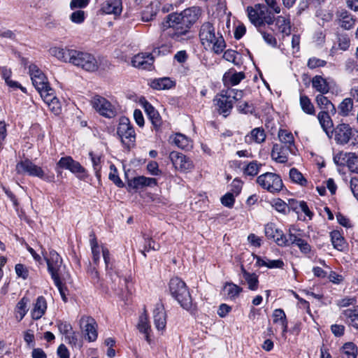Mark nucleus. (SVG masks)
<instances>
[{
	"label": "nucleus",
	"instance_id": "obj_1",
	"mask_svg": "<svg viewBox=\"0 0 358 358\" xmlns=\"http://www.w3.org/2000/svg\"><path fill=\"white\" fill-rule=\"evenodd\" d=\"M199 38L203 48L210 50L215 55L221 54L226 48L227 45L222 34L210 22L201 24Z\"/></svg>",
	"mask_w": 358,
	"mask_h": 358
},
{
	"label": "nucleus",
	"instance_id": "obj_2",
	"mask_svg": "<svg viewBox=\"0 0 358 358\" xmlns=\"http://www.w3.org/2000/svg\"><path fill=\"white\" fill-rule=\"evenodd\" d=\"M189 31L190 27L178 13L168 15L163 22L164 36L175 41L181 42L188 39Z\"/></svg>",
	"mask_w": 358,
	"mask_h": 358
},
{
	"label": "nucleus",
	"instance_id": "obj_3",
	"mask_svg": "<svg viewBox=\"0 0 358 358\" xmlns=\"http://www.w3.org/2000/svg\"><path fill=\"white\" fill-rule=\"evenodd\" d=\"M247 11L249 20L256 28L265 26L268 27L275 21L274 13L264 4L258 3L255 7L248 6Z\"/></svg>",
	"mask_w": 358,
	"mask_h": 358
},
{
	"label": "nucleus",
	"instance_id": "obj_4",
	"mask_svg": "<svg viewBox=\"0 0 358 358\" xmlns=\"http://www.w3.org/2000/svg\"><path fill=\"white\" fill-rule=\"evenodd\" d=\"M169 290L172 296L184 309L189 310L192 306V299L186 283L178 277L171 279Z\"/></svg>",
	"mask_w": 358,
	"mask_h": 358
},
{
	"label": "nucleus",
	"instance_id": "obj_5",
	"mask_svg": "<svg viewBox=\"0 0 358 358\" xmlns=\"http://www.w3.org/2000/svg\"><path fill=\"white\" fill-rule=\"evenodd\" d=\"M117 135L122 145L129 150L136 142V133L129 118L122 116L119 119L117 127Z\"/></svg>",
	"mask_w": 358,
	"mask_h": 358
},
{
	"label": "nucleus",
	"instance_id": "obj_6",
	"mask_svg": "<svg viewBox=\"0 0 358 358\" xmlns=\"http://www.w3.org/2000/svg\"><path fill=\"white\" fill-rule=\"evenodd\" d=\"M15 170L18 174H27L30 176L38 177L48 182H52L55 180L53 174H45L41 167L28 159L19 162L16 164Z\"/></svg>",
	"mask_w": 358,
	"mask_h": 358
},
{
	"label": "nucleus",
	"instance_id": "obj_7",
	"mask_svg": "<svg viewBox=\"0 0 358 358\" xmlns=\"http://www.w3.org/2000/svg\"><path fill=\"white\" fill-rule=\"evenodd\" d=\"M256 182L262 189L273 194L280 192L283 187L280 176L271 172H266L259 176Z\"/></svg>",
	"mask_w": 358,
	"mask_h": 358
},
{
	"label": "nucleus",
	"instance_id": "obj_8",
	"mask_svg": "<svg viewBox=\"0 0 358 358\" xmlns=\"http://www.w3.org/2000/svg\"><path fill=\"white\" fill-rule=\"evenodd\" d=\"M71 63L80 67L87 71H95L98 69V64L95 57L87 52L74 50L72 52Z\"/></svg>",
	"mask_w": 358,
	"mask_h": 358
},
{
	"label": "nucleus",
	"instance_id": "obj_9",
	"mask_svg": "<svg viewBox=\"0 0 358 358\" xmlns=\"http://www.w3.org/2000/svg\"><path fill=\"white\" fill-rule=\"evenodd\" d=\"M29 75L36 90L40 95H43V92H47L49 89H52L45 74L35 64H31L29 66Z\"/></svg>",
	"mask_w": 358,
	"mask_h": 358
},
{
	"label": "nucleus",
	"instance_id": "obj_10",
	"mask_svg": "<svg viewBox=\"0 0 358 358\" xmlns=\"http://www.w3.org/2000/svg\"><path fill=\"white\" fill-rule=\"evenodd\" d=\"M91 105L97 113L107 118H113L117 115L116 109L111 103L99 95L92 99Z\"/></svg>",
	"mask_w": 358,
	"mask_h": 358
},
{
	"label": "nucleus",
	"instance_id": "obj_11",
	"mask_svg": "<svg viewBox=\"0 0 358 358\" xmlns=\"http://www.w3.org/2000/svg\"><path fill=\"white\" fill-rule=\"evenodd\" d=\"M60 169L69 170L71 173L76 174L78 177H83L85 174V168L69 156L63 157L58 161L55 168L58 174L62 173Z\"/></svg>",
	"mask_w": 358,
	"mask_h": 358
},
{
	"label": "nucleus",
	"instance_id": "obj_12",
	"mask_svg": "<svg viewBox=\"0 0 358 358\" xmlns=\"http://www.w3.org/2000/svg\"><path fill=\"white\" fill-rule=\"evenodd\" d=\"M331 131L334 134V140L336 143L340 145L347 144L355 135V133H358V131L353 130L350 124L345 123L338 124Z\"/></svg>",
	"mask_w": 358,
	"mask_h": 358
},
{
	"label": "nucleus",
	"instance_id": "obj_13",
	"mask_svg": "<svg viewBox=\"0 0 358 358\" xmlns=\"http://www.w3.org/2000/svg\"><path fill=\"white\" fill-rule=\"evenodd\" d=\"M44 255L43 252H42ZM48 265V271L51 275L52 279L55 278L61 277V267L62 264V259L59 255L54 250L49 252L48 256H44Z\"/></svg>",
	"mask_w": 358,
	"mask_h": 358
},
{
	"label": "nucleus",
	"instance_id": "obj_14",
	"mask_svg": "<svg viewBox=\"0 0 358 358\" xmlns=\"http://www.w3.org/2000/svg\"><path fill=\"white\" fill-rule=\"evenodd\" d=\"M296 149H292L282 144L275 143L273 145L271 156L278 163L285 164L288 161L289 154L296 155Z\"/></svg>",
	"mask_w": 358,
	"mask_h": 358
},
{
	"label": "nucleus",
	"instance_id": "obj_15",
	"mask_svg": "<svg viewBox=\"0 0 358 358\" xmlns=\"http://www.w3.org/2000/svg\"><path fill=\"white\" fill-rule=\"evenodd\" d=\"M169 159L176 169L182 171L187 172L193 169V163L185 155L177 151H173L169 155Z\"/></svg>",
	"mask_w": 358,
	"mask_h": 358
},
{
	"label": "nucleus",
	"instance_id": "obj_16",
	"mask_svg": "<svg viewBox=\"0 0 358 358\" xmlns=\"http://www.w3.org/2000/svg\"><path fill=\"white\" fill-rule=\"evenodd\" d=\"M80 325L85 333V338L92 342L97 338L96 323L94 318L89 316H83L80 320Z\"/></svg>",
	"mask_w": 358,
	"mask_h": 358
},
{
	"label": "nucleus",
	"instance_id": "obj_17",
	"mask_svg": "<svg viewBox=\"0 0 358 358\" xmlns=\"http://www.w3.org/2000/svg\"><path fill=\"white\" fill-rule=\"evenodd\" d=\"M214 101L217 106L219 113L223 115L224 117H227L234 105L231 96L226 93V90H222L220 94L216 96Z\"/></svg>",
	"mask_w": 358,
	"mask_h": 358
},
{
	"label": "nucleus",
	"instance_id": "obj_18",
	"mask_svg": "<svg viewBox=\"0 0 358 358\" xmlns=\"http://www.w3.org/2000/svg\"><path fill=\"white\" fill-rule=\"evenodd\" d=\"M154 324L157 330L163 334L166 326V313L162 303H157L153 310Z\"/></svg>",
	"mask_w": 358,
	"mask_h": 358
},
{
	"label": "nucleus",
	"instance_id": "obj_19",
	"mask_svg": "<svg viewBox=\"0 0 358 358\" xmlns=\"http://www.w3.org/2000/svg\"><path fill=\"white\" fill-rule=\"evenodd\" d=\"M338 164H346L350 171L358 173V155L355 153L341 152L334 157Z\"/></svg>",
	"mask_w": 358,
	"mask_h": 358
},
{
	"label": "nucleus",
	"instance_id": "obj_20",
	"mask_svg": "<svg viewBox=\"0 0 358 358\" xmlns=\"http://www.w3.org/2000/svg\"><path fill=\"white\" fill-rule=\"evenodd\" d=\"M154 57L151 53L141 52L135 55L131 60L132 66L143 70H151Z\"/></svg>",
	"mask_w": 358,
	"mask_h": 358
},
{
	"label": "nucleus",
	"instance_id": "obj_21",
	"mask_svg": "<svg viewBox=\"0 0 358 358\" xmlns=\"http://www.w3.org/2000/svg\"><path fill=\"white\" fill-rule=\"evenodd\" d=\"M41 96L52 112L56 115L60 113L62 105L53 89H49L47 92H43V94Z\"/></svg>",
	"mask_w": 358,
	"mask_h": 358
},
{
	"label": "nucleus",
	"instance_id": "obj_22",
	"mask_svg": "<svg viewBox=\"0 0 358 358\" xmlns=\"http://www.w3.org/2000/svg\"><path fill=\"white\" fill-rule=\"evenodd\" d=\"M145 112L156 130H158L162 124V120L159 112L148 101L142 102Z\"/></svg>",
	"mask_w": 358,
	"mask_h": 358
},
{
	"label": "nucleus",
	"instance_id": "obj_23",
	"mask_svg": "<svg viewBox=\"0 0 358 358\" xmlns=\"http://www.w3.org/2000/svg\"><path fill=\"white\" fill-rule=\"evenodd\" d=\"M245 78V75L243 72H236L230 69L224 74L222 81L224 86L229 89L231 86L239 84Z\"/></svg>",
	"mask_w": 358,
	"mask_h": 358
},
{
	"label": "nucleus",
	"instance_id": "obj_24",
	"mask_svg": "<svg viewBox=\"0 0 358 358\" xmlns=\"http://www.w3.org/2000/svg\"><path fill=\"white\" fill-rule=\"evenodd\" d=\"M47 301L43 296H38L32 310H31V317L34 320L41 319L47 310Z\"/></svg>",
	"mask_w": 358,
	"mask_h": 358
},
{
	"label": "nucleus",
	"instance_id": "obj_25",
	"mask_svg": "<svg viewBox=\"0 0 358 358\" xmlns=\"http://www.w3.org/2000/svg\"><path fill=\"white\" fill-rule=\"evenodd\" d=\"M266 133L262 127H256L245 136V142L247 144H260L266 140Z\"/></svg>",
	"mask_w": 358,
	"mask_h": 358
},
{
	"label": "nucleus",
	"instance_id": "obj_26",
	"mask_svg": "<svg viewBox=\"0 0 358 358\" xmlns=\"http://www.w3.org/2000/svg\"><path fill=\"white\" fill-rule=\"evenodd\" d=\"M73 50V49L55 46L49 49V53L59 61L71 63L72 52Z\"/></svg>",
	"mask_w": 358,
	"mask_h": 358
},
{
	"label": "nucleus",
	"instance_id": "obj_27",
	"mask_svg": "<svg viewBox=\"0 0 358 358\" xmlns=\"http://www.w3.org/2000/svg\"><path fill=\"white\" fill-rule=\"evenodd\" d=\"M169 142L182 150H188L192 148V142L190 138L180 133L171 136Z\"/></svg>",
	"mask_w": 358,
	"mask_h": 358
},
{
	"label": "nucleus",
	"instance_id": "obj_28",
	"mask_svg": "<svg viewBox=\"0 0 358 358\" xmlns=\"http://www.w3.org/2000/svg\"><path fill=\"white\" fill-rule=\"evenodd\" d=\"M180 14L191 28L200 17L201 15V9L197 6H192L185 9L183 11L180 13Z\"/></svg>",
	"mask_w": 358,
	"mask_h": 358
},
{
	"label": "nucleus",
	"instance_id": "obj_29",
	"mask_svg": "<svg viewBox=\"0 0 358 358\" xmlns=\"http://www.w3.org/2000/svg\"><path fill=\"white\" fill-rule=\"evenodd\" d=\"M101 10L106 14L119 15L122 11V0H107L102 3Z\"/></svg>",
	"mask_w": 358,
	"mask_h": 358
},
{
	"label": "nucleus",
	"instance_id": "obj_30",
	"mask_svg": "<svg viewBox=\"0 0 358 358\" xmlns=\"http://www.w3.org/2000/svg\"><path fill=\"white\" fill-rule=\"evenodd\" d=\"M342 315L349 326L358 330V306L344 310Z\"/></svg>",
	"mask_w": 358,
	"mask_h": 358
},
{
	"label": "nucleus",
	"instance_id": "obj_31",
	"mask_svg": "<svg viewBox=\"0 0 358 358\" xmlns=\"http://www.w3.org/2000/svg\"><path fill=\"white\" fill-rule=\"evenodd\" d=\"M157 185V180L153 178H147L145 176H138L130 180L128 185L135 189H141L144 187H151Z\"/></svg>",
	"mask_w": 358,
	"mask_h": 358
},
{
	"label": "nucleus",
	"instance_id": "obj_32",
	"mask_svg": "<svg viewBox=\"0 0 358 358\" xmlns=\"http://www.w3.org/2000/svg\"><path fill=\"white\" fill-rule=\"evenodd\" d=\"M30 299L24 296L16 304L14 309L15 319L20 322L27 315L29 310V304Z\"/></svg>",
	"mask_w": 358,
	"mask_h": 358
},
{
	"label": "nucleus",
	"instance_id": "obj_33",
	"mask_svg": "<svg viewBox=\"0 0 358 358\" xmlns=\"http://www.w3.org/2000/svg\"><path fill=\"white\" fill-rule=\"evenodd\" d=\"M241 271L245 282L248 286V289L252 291L257 290L259 287L258 275L255 273H250L247 271L243 265L241 266Z\"/></svg>",
	"mask_w": 358,
	"mask_h": 358
},
{
	"label": "nucleus",
	"instance_id": "obj_34",
	"mask_svg": "<svg viewBox=\"0 0 358 358\" xmlns=\"http://www.w3.org/2000/svg\"><path fill=\"white\" fill-rule=\"evenodd\" d=\"M312 87L320 94H327L330 90L329 84L327 79L321 76H315L311 80Z\"/></svg>",
	"mask_w": 358,
	"mask_h": 358
},
{
	"label": "nucleus",
	"instance_id": "obj_35",
	"mask_svg": "<svg viewBox=\"0 0 358 358\" xmlns=\"http://www.w3.org/2000/svg\"><path fill=\"white\" fill-rule=\"evenodd\" d=\"M339 24L345 29H352L355 22L353 15L345 10H342L338 14Z\"/></svg>",
	"mask_w": 358,
	"mask_h": 358
},
{
	"label": "nucleus",
	"instance_id": "obj_36",
	"mask_svg": "<svg viewBox=\"0 0 358 358\" xmlns=\"http://www.w3.org/2000/svg\"><path fill=\"white\" fill-rule=\"evenodd\" d=\"M138 329L145 335V339L148 343H151V327L149 324L148 315L145 313L140 316L138 324Z\"/></svg>",
	"mask_w": 358,
	"mask_h": 358
},
{
	"label": "nucleus",
	"instance_id": "obj_37",
	"mask_svg": "<svg viewBox=\"0 0 358 358\" xmlns=\"http://www.w3.org/2000/svg\"><path fill=\"white\" fill-rule=\"evenodd\" d=\"M273 322L279 324L281 326L282 334H285L288 329V322L284 310L281 308H277L273 313Z\"/></svg>",
	"mask_w": 358,
	"mask_h": 358
},
{
	"label": "nucleus",
	"instance_id": "obj_38",
	"mask_svg": "<svg viewBox=\"0 0 358 358\" xmlns=\"http://www.w3.org/2000/svg\"><path fill=\"white\" fill-rule=\"evenodd\" d=\"M317 119L322 129L329 135L333 127V121L329 115V111H321L317 115Z\"/></svg>",
	"mask_w": 358,
	"mask_h": 358
},
{
	"label": "nucleus",
	"instance_id": "obj_39",
	"mask_svg": "<svg viewBox=\"0 0 358 358\" xmlns=\"http://www.w3.org/2000/svg\"><path fill=\"white\" fill-rule=\"evenodd\" d=\"M173 86L174 82L167 77L154 79L150 83V87L157 90H169Z\"/></svg>",
	"mask_w": 358,
	"mask_h": 358
},
{
	"label": "nucleus",
	"instance_id": "obj_40",
	"mask_svg": "<svg viewBox=\"0 0 358 358\" xmlns=\"http://www.w3.org/2000/svg\"><path fill=\"white\" fill-rule=\"evenodd\" d=\"M331 243L335 249L343 251L347 248L346 242L339 231L334 230L330 234Z\"/></svg>",
	"mask_w": 358,
	"mask_h": 358
},
{
	"label": "nucleus",
	"instance_id": "obj_41",
	"mask_svg": "<svg viewBox=\"0 0 358 358\" xmlns=\"http://www.w3.org/2000/svg\"><path fill=\"white\" fill-rule=\"evenodd\" d=\"M275 25L282 34L289 36L291 34V22L289 16L280 15L275 20Z\"/></svg>",
	"mask_w": 358,
	"mask_h": 358
},
{
	"label": "nucleus",
	"instance_id": "obj_42",
	"mask_svg": "<svg viewBox=\"0 0 358 358\" xmlns=\"http://www.w3.org/2000/svg\"><path fill=\"white\" fill-rule=\"evenodd\" d=\"M262 166V164L257 160L250 162L247 163L243 169V175L245 176L255 177L259 173Z\"/></svg>",
	"mask_w": 358,
	"mask_h": 358
},
{
	"label": "nucleus",
	"instance_id": "obj_43",
	"mask_svg": "<svg viewBox=\"0 0 358 358\" xmlns=\"http://www.w3.org/2000/svg\"><path fill=\"white\" fill-rule=\"evenodd\" d=\"M278 138L283 145L289 147L292 149H296L294 144V138L291 131L286 129H280L278 131Z\"/></svg>",
	"mask_w": 358,
	"mask_h": 358
},
{
	"label": "nucleus",
	"instance_id": "obj_44",
	"mask_svg": "<svg viewBox=\"0 0 358 358\" xmlns=\"http://www.w3.org/2000/svg\"><path fill=\"white\" fill-rule=\"evenodd\" d=\"M223 290L230 299H236L242 292L243 288L233 282H226Z\"/></svg>",
	"mask_w": 358,
	"mask_h": 358
},
{
	"label": "nucleus",
	"instance_id": "obj_45",
	"mask_svg": "<svg viewBox=\"0 0 358 358\" xmlns=\"http://www.w3.org/2000/svg\"><path fill=\"white\" fill-rule=\"evenodd\" d=\"M300 106L301 110L306 114L313 115L315 114V110L314 105L311 102L310 99L308 96L305 94H301L300 99Z\"/></svg>",
	"mask_w": 358,
	"mask_h": 358
},
{
	"label": "nucleus",
	"instance_id": "obj_46",
	"mask_svg": "<svg viewBox=\"0 0 358 358\" xmlns=\"http://www.w3.org/2000/svg\"><path fill=\"white\" fill-rule=\"evenodd\" d=\"M289 178L293 182L302 187H306L308 184L303 175L296 168H292L289 170Z\"/></svg>",
	"mask_w": 358,
	"mask_h": 358
},
{
	"label": "nucleus",
	"instance_id": "obj_47",
	"mask_svg": "<svg viewBox=\"0 0 358 358\" xmlns=\"http://www.w3.org/2000/svg\"><path fill=\"white\" fill-rule=\"evenodd\" d=\"M315 101L317 106L322 109L331 112L336 111L334 104L328 99L327 97L324 96V94H320L317 95Z\"/></svg>",
	"mask_w": 358,
	"mask_h": 358
},
{
	"label": "nucleus",
	"instance_id": "obj_48",
	"mask_svg": "<svg viewBox=\"0 0 358 358\" xmlns=\"http://www.w3.org/2000/svg\"><path fill=\"white\" fill-rule=\"evenodd\" d=\"M353 108V102L350 98L344 99L338 106L339 115L346 117L349 115Z\"/></svg>",
	"mask_w": 358,
	"mask_h": 358
},
{
	"label": "nucleus",
	"instance_id": "obj_49",
	"mask_svg": "<svg viewBox=\"0 0 358 358\" xmlns=\"http://www.w3.org/2000/svg\"><path fill=\"white\" fill-rule=\"evenodd\" d=\"M257 31L261 34L262 38L264 41L269 45L272 47L277 46V41L276 38L273 36V35L268 32L266 29V26L262 27H257Z\"/></svg>",
	"mask_w": 358,
	"mask_h": 358
},
{
	"label": "nucleus",
	"instance_id": "obj_50",
	"mask_svg": "<svg viewBox=\"0 0 358 358\" xmlns=\"http://www.w3.org/2000/svg\"><path fill=\"white\" fill-rule=\"evenodd\" d=\"M145 240V245L144 250H141V252L143 255L146 257L145 252H149L150 250H158L160 248L159 244L157 243L153 239L149 237H144Z\"/></svg>",
	"mask_w": 358,
	"mask_h": 358
},
{
	"label": "nucleus",
	"instance_id": "obj_51",
	"mask_svg": "<svg viewBox=\"0 0 358 358\" xmlns=\"http://www.w3.org/2000/svg\"><path fill=\"white\" fill-rule=\"evenodd\" d=\"M342 352L348 357L356 358L357 355V347L352 342L346 343L342 348Z\"/></svg>",
	"mask_w": 358,
	"mask_h": 358
},
{
	"label": "nucleus",
	"instance_id": "obj_52",
	"mask_svg": "<svg viewBox=\"0 0 358 358\" xmlns=\"http://www.w3.org/2000/svg\"><path fill=\"white\" fill-rule=\"evenodd\" d=\"M65 340L70 345L76 348H80L82 346V341L79 338L78 334L73 331L65 337Z\"/></svg>",
	"mask_w": 358,
	"mask_h": 358
},
{
	"label": "nucleus",
	"instance_id": "obj_53",
	"mask_svg": "<svg viewBox=\"0 0 358 358\" xmlns=\"http://www.w3.org/2000/svg\"><path fill=\"white\" fill-rule=\"evenodd\" d=\"M52 280L54 281L55 286L57 287V289L59 292V294L62 296V300L64 302H66L67 301V296H66L67 289H66V286L62 284V282L61 281V277L55 278Z\"/></svg>",
	"mask_w": 358,
	"mask_h": 358
},
{
	"label": "nucleus",
	"instance_id": "obj_54",
	"mask_svg": "<svg viewBox=\"0 0 358 358\" xmlns=\"http://www.w3.org/2000/svg\"><path fill=\"white\" fill-rule=\"evenodd\" d=\"M272 206L278 212L285 214L289 210L287 204L281 199H275L272 202Z\"/></svg>",
	"mask_w": 358,
	"mask_h": 358
},
{
	"label": "nucleus",
	"instance_id": "obj_55",
	"mask_svg": "<svg viewBox=\"0 0 358 358\" xmlns=\"http://www.w3.org/2000/svg\"><path fill=\"white\" fill-rule=\"evenodd\" d=\"M90 156L91 158V161L93 165L94 170L95 171L96 176L97 177L99 176V172L101 170V157L99 155H94L93 152H90Z\"/></svg>",
	"mask_w": 358,
	"mask_h": 358
},
{
	"label": "nucleus",
	"instance_id": "obj_56",
	"mask_svg": "<svg viewBox=\"0 0 358 358\" xmlns=\"http://www.w3.org/2000/svg\"><path fill=\"white\" fill-rule=\"evenodd\" d=\"M274 236L275 237H273L272 239L278 245L281 247L287 246V237L285 236L282 231L278 229Z\"/></svg>",
	"mask_w": 358,
	"mask_h": 358
},
{
	"label": "nucleus",
	"instance_id": "obj_57",
	"mask_svg": "<svg viewBox=\"0 0 358 358\" xmlns=\"http://www.w3.org/2000/svg\"><path fill=\"white\" fill-rule=\"evenodd\" d=\"M274 236L275 237H273L272 239L278 245L281 247L287 246V237L285 236L282 231L278 229Z\"/></svg>",
	"mask_w": 358,
	"mask_h": 358
},
{
	"label": "nucleus",
	"instance_id": "obj_58",
	"mask_svg": "<svg viewBox=\"0 0 358 358\" xmlns=\"http://www.w3.org/2000/svg\"><path fill=\"white\" fill-rule=\"evenodd\" d=\"M85 19V13L83 10H78L74 11L70 15V20L76 24H81Z\"/></svg>",
	"mask_w": 358,
	"mask_h": 358
},
{
	"label": "nucleus",
	"instance_id": "obj_59",
	"mask_svg": "<svg viewBox=\"0 0 358 358\" xmlns=\"http://www.w3.org/2000/svg\"><path fill=\"white\" fill-rule=\"evenodd\" d=\"M238 110L244 114L252 113L254 107L247 101H240L237 104Z\"/></svg>",
	"mask_w": 358,
	"mask_h": 358
},
{
	"label": "nucleus",
	"instance_id": "obj_60",
	"mask_svg": "<svg viewBox=\"0 0 358 358\" xmlns=\"http://www.w3.org/2000/svg\"><path fill=\"white\" fill-rule=\"evenodd\" d=\"M327 62L317 57H311L308 59L307 66L309 69H313L317 67L324 66Z\"/></svg>",
	"mask_w": 358,
	"mask_h": 358
},
{
	"label": "nucleus",
	"instance_id": "obj_61",
	"mask_svg": "<svg viewBox=\"0 0 358 358\" xmlns=\"http://www.w3.org/2000/svg\"><path fill=\"white\" fill-rule=\"evenodd\" d=\"M15 273L18 277H20L24 280L27 278L29 275V271L24 265L22 264H17L15 265Z\"/></svg>",
	"mask_w": 358,
	"mask_h": 358
},
{
	"label": "nucleus",
	"instance_id": "obj_62",
	"mask_svg": "<svg viewBox=\"0 0 358 358\" xmlns=\"http://www.w3.org/2000/svg\"><path fill=\"white\" fill-rule=\"evenodd\" d=\"M278 229H279L276 228L273 223H268L265 225L264 227L265 236L268 238L272 239L273 237H275L274 235Z\"/></svg>",
	"mask_w": 358,
	"mask_h": 358
},
{
	"label": "nucleus",
	"instance_id": "obj_63",
	"mask_svg": "<svg viewBox=\"0 0 358 358\" xmlns=\"http://www.w3.org/2000/svg\"><path fill=\"white\" fill-rule=\"evenodd\" d=\"M235 202V199L231 193H227L221 198V203L223 206L231 208Z\"/></svg>",
	"mask_w": 358,
	"mask_h": 358
},
{
	"label": "nucleus",
	"instance_id": "obj_64",
	"mask_svg": "<svg viewBox=\"0 0 358 358\" xmlns=\"http://www.w3.org/2000/svg\"><path fill=\"white\" fill-rule=\"evenodd\" d=\"M58 329L60 333L64 335L65 337L73 331L71 324L66 322H59Z\"/></svg>",
	"mask_w": 358,
	"mask_h": 358
}]
</instances>
